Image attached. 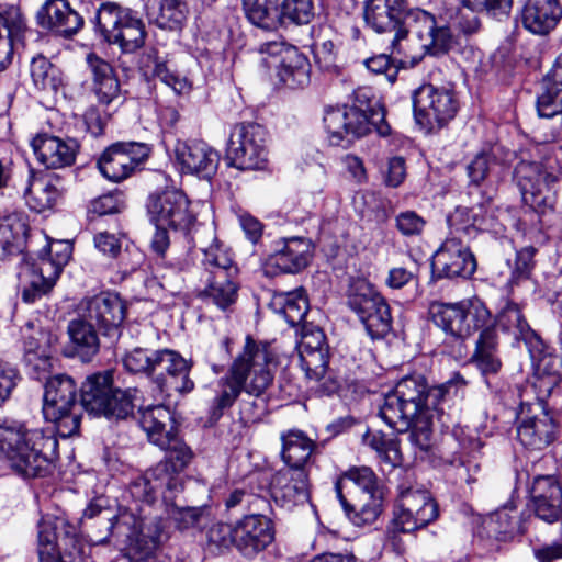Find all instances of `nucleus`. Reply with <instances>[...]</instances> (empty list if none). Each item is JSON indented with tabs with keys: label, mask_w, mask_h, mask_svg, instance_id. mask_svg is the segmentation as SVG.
<instances>
[{
	"label": "nucleus",
	"mask_w": 562,
	"mask_h": 562,
	"mask_svg": "<svg viewBox=\"0 0 562 562\" xmlns=\"http://www.w3.org/2000/svg\"><path fill=\"white\" fill-rule=\"evenodd\" d=\"M44 418L54 430L30 428L24 423L4 420L0 424V452L10 467L24 477L44 476L58 454V441L79 431L81 407L77 403V385L72 378L57 374L45 383Z\"/></svg>",
	"instance_id": "obj_1"
},
{
	"label": "nucleus",
	"mask_w": 562,
	"mask_h": 562,
	"mask_svg": "<svg viewBox=\"0 0 562 562\" xmlns=\"http://www.w3.org/2000/svg\"><path fill=\"white\" fill-rule=\"evenodd\" d=\"M139 424L150 442L166 451L164 460L133 480L128 492L136 497L148 496V491L167 486L169 491L180 487L181 473L193 458L191 449L178 436L171 411L165 405H153L139 411Z\"/></svg>",
	"instance_id": "obj_2"
},
{
	"label": "nucleus",
	"mask_w": 562,
	"mask_h": 562,
	"mask_svg": "<svg viewBox=\"0 0 562 562\" xmlns=\"http://www.w3.org/2000/svg\"><path fill=\"white\" fill-rule=\"evenodd\" d=\"M468 381L459 372L445 383L430 387L420 374L401 379L389 392L380 407V416L391 428L398 432L408 431L413 418L438 411L446 395H463Z\"/></svg>",
	"instance_id": "obj_3"
},
{
	"label": "nucleus",
	"mask_w": 562,
	"mask_h": 562,
	"mask_svg": "<svg viewBox=\"0 0 562 562\" xmlns=\"http://www.w3.org/2000/svg\"><path fill=\"white\" fill-rule=\"evenodd\" d=\"M535 387L536 403H522L518 414L517 438L530 450H542L559 437L561 427L543 405L544 398L554 407H562V378L558 374L539 375Z\"/></svg>",
	"instance_id": "obj_4"
},
{
	"label": "nucleus",
	"mask_w": 562,
	"mask_h": 562,
	"mask_svg": "<svg viewBox=\"0 0 562 562\" xmlns=\"http://www.w3.org/2000/svg\"><path fill=\"white\" fill-rule=\"evenodd\" d=\"M453 35L449 26L437 25L434 14L420 8H409L403 26L390 37L391 53L405 56L403 63L417 65L426 54L447 53Z\"/></svg>",
	"instance_id": "obj_5"
},
{
	"label": "nucleus",
	"mask_w": 562,
	"mask_h": 562,
	"mask_svg": "<svg viewBox=\"0 0 562 562\" xmlns=\"http://www.w3.org/2000/svg\"><path fill=\"white\" fill-rule=\"evenodd\" d=\"M323 122L331 145L360 138L372 130L380 136H387L391 127L385 121L382 106L370 108L369 113L353 105H328L324 109Z\"/></svg>",
	"instance_id": "obj_6"
},
{
	"label": "nucleus",
	"mask_w": 562,
	"mask_h": 562,
	"mask_svg": "<svg viewBox=\"0 0 562 562\" xmlns=\"http://www.w3.org/2000/svg\"><path fill=\"white\" fill-rule=\"evenodd\" d=\"M439 515L438 505L427 490L414 486L411 474L397 485V503L386 528V535L395 538L427 527Z\"/></svg>",
	"instance_id": "obj_7"
},
{
	"label": "nucleus",
	"mask_w": 562,
	"mask_h": 562,
	"mask_svg": "<svg viewBox=\"0 0 562 562\" xmlns=\"http://www.w3.org/2000/svg\"><path fill=\"white\" fill-rule=\"evenodd\" d=\"M137 389L113 387L112 371L97 372L87 376L81 385V405L88 413L108 418L124 419L133 413Z\"/></svg>",
	"instance_id": "obj_8"
},
{
	"label": "nucleus",
	"mask_w": 562,
	"mask_h": 562,
	"mask_svg": "<svg viewBox=\"0 0 562 562\" xmlns=\"http://www.w3.org/2000/svg\"><path fill=\"white\" fill-rule=\"evenodd\" d=\"M94 30L123 53H134L145 44L146 29L137 12L115 2H104L97 10Z\"/></svg>",
	"instance_id": "obj_9"
},
{
	"label": "nucleus",
	"mask_w": 562,
	"mask_h": 562,
	"mask_svg": "<svg viewBox=\"0 0 562 562\" xmlns=\"http://www.w3.org/2000/svg\"><path fill=\"white\" fill-rule=\"evenodd\" d=\"M272 364L273 353L270 345L257 341L248 335L241 351L231 363L229 370L245 393L259 397L273 382Z\"/></svg>",
	"instance_id": "obj_10"
},
{
	"label": "nucleus",
	"mask_w": 562,
	"mask_h": 562,
	"mask_svg": "<svg viewBox=\"0 0 562 562\" xmlns=\"http://www.w3.org/2000/svg\"><path fill=\"white\" fill-rule=\"evenodd\" d=\"M248 21L263 30L304 25L314 16L312 0H241Z\"/></svg>",
	"instance_id": "obj_11"
},
{
	"label": "nucleus",
	"mask_w": 562,
	"mask_h": 562,
	"mask_svg": "<svg viewBox=\"0 0 562 562\" xmlns=\"http://www.w3.org/2000/svg\"><path fill=\"white\" fill-rule=\"evenodd\" d=\"M429 315L436 326L460 340L471 337L491 319V312L480 300L434 302L429 306Z\"/></svg>",
	"instance_id": "obj_12"
},
{
	"label": "nucleus",
	"mask_w": 562,
	"mask_h": 562,
	"mask_svg": "<svg viewBox=\"0 0 562 562\" xmlns=\"http://www.w3.org/2000/svg\"><path fill=\"white\" fill-rule=\"evenodd\" d=\"M348 306L364 325L372 339L385 337L392 328L390 306L384 297L366 280L351 283Z\"/></svg>",
	"instance_id": "obj_13"
},
{
	"label": "nucleus",
	"mask_w": 562,
	"mask_h": 562,
	"mask_svg": "<svg viewBox=\"0 0 562 562\" xmlns=\"http://www.w3.org/2000/svg\"><path fill=\"white\" fill-rule=\"evenodd\" d=\"M226 158L240 170H260L268 165L267 131L256 123H241L231 132Z\"/></svg>",
	"instance_id": "obj_14"
},
{
	"label": "nucleus",
	"mask_w": 562,
	"mask_h": 562,
	"mask_svg": "<svg viewBox=\"0 0 562 562\" xmlns=\"http://www.w3.org/2000/svg\"><path fill=\"white\" fill-rule=\"evenodd\" d=\"M524 202L538 213L552 210L555 202L553 186L558 180L552 166L536 161H520L514 170Z\"/></svg>",
	"instance_id": "obj_15"
},
{
	"label": "nucleus",
	"mask_w": 562,
	"mask_h": 562,
	"mask_svg": "<svg viewBox=\"0 0 562 562\" xmlns=\"http://www.w3.org/2000/svg\"><path fill=\"white\" fill-rule=\"evenodd\" d=\"M147 213L156 227H168L184 235L195 227L196 216L188 196L177 189L151 193L147 200Z\"/></svg>",
	"instance_id": "obj_16"
},
{
	"label": "nucleus",
	"mask_w": 562,
	"mask_h": 562,
	"mask_svg": "<svg viewBox=\"0 0 562 562\" xmlns=\"http://www.w3.org/2000/svg\"><path fill=\"white\" fill-rule=\"evenodd\" d=\"M413 108L416 122L428 130L442 127L452 120L459 109V102L452 89L424 85L413 94Z\"/></svg>",
	"instance_id": "obj_17"
},
{
	"label": "nucleus",
	"mask_w": 562,
	"mask_h": 562,
	"mask_svg": "<svg viewBox=\"0 0 562 562\" xmlns=\"http://www.w3.org/2000/svg\"><path fill=\"white\" fill-rule=\"evenodd\" d=\"M191 369L192 362L178 351L159 349L151 381L167 396H171L172 393L188 394L194 389V382L190 378Z\"/></svg>",
	"instance_id": "obj_18"
},
{
	"label": "nucleus",
	"mask_w": 562,
	"mask_h": 562,
	"mask_svg": "<svg viewBox=\"0 0 562 562\" xmlns=\"http://www.w3.org/2000/svg\"><path fill=\"white\" fill-rule=\"evenodd\" d=\"M150 148L144 143L119 142L109 146L98 160L100 172L113 182L128 178L149 156Z\"/></svg>",
	"instance_id": "obj_19"
},
{
	"label": "nucleus",
	"mask_w": 562,
	"mask_h": 562,
	"mask_svg": "<svg viewBox=\"0 0 562 562\" xmlns=\"http://www.w3.org/2000/svg\"><path fill=\"white\" fill-rule=\"evenodd\" d=\"M476 270V260L469 246L459 236H449L434 254L432 277L469 278Z\"/></svg>",
	"instance_id": "obj_20"
},
{
	"label": "nucleus",
	"mask_w": 562,
	"mask_h": 562,
	"mask_svg": "<svg viewBox=\"0 0 562 562\" xmlns=\"http://www.w3.org/2000/svg\"><path fill=\"white\" fill-rule=\"evenodd\" d=\"M80 316L88 318L105 336H117L126 316V305L117 294L103 292L83 299L78 306Z\"/></svg>",
	"instance_id": "obj_21"
},
{
	"label": "nucleus",
	"mask_w": 562,
	"mask_h": 562,
	"mask_svg": "<svg viewBox=\"0 0 562 562\" xmlns=\"http://www.w3.org/2000/svg\"><path fill=\"white\" fill-rule=\"evenodd\" d=\"M259 52L279 58L277 74L285 86L295 89L310 82L311 65L296 47L283 42H268L260 45Z\"/></svg>",
	"instance_id": "obj_22"
},
{
	"label": "nucleus",
	"mask_w": 562,
	"mask_h": 562,
	"mask_svg": "<svg viewBox=\"0 0 562 562\" xmlns=\"http://www.w3.org/2000/svg\"><path fill=\"white\" fill-rule=\"evenodd\" d=\"M134 507H128L130 514H121L117 517V524L127 525L128 520L134 518L137 513V519H134V527H139V531L128 538V551L136 560H144L150 557L161 543L165 536V525L160 517H155L151 522L143 526V520L147 517L144 513L146 505L134 503Z\"/></svg>",
	"instance_id": "obj_23"
},
{
	"label": "nucleus",
	"mask_w": 562,
	"mask_h": 562,
	"mask_svg": "<svg viewBox=\"0 0 562 562\" xmlns=\"http://www.w3.org/2000/svg\"><path fill=\"white\" fill-rule=\"evenodd\" d=\"M173 156L182 173L205 179L215 173L220 162L217 151L203 140H177Z\"/></svg>",
	"instance_id": "obj_24"
},
{
	"label": "nucleus",
	"mask_w": 562,
	"mask_h": 562,
	"mask_svg": "<svg viewBox=\"0 0 562 562\" xmlns=\"http://www.w3.org/2000/svg\"><path fill=\"white\" fill-rule=\"evenodd\" d=\"M178 481L180 484L179 490L169 491L167 486L148 491V496L136 497L132 493H128L130 497L134 503H140L147 507H151L159 497L165 506V512L169 519L175 522V526L179 530H188L200 526L203 518L204 509L202 507H180L175 504L176 496L182 492V479L178 473Z\"/></svg>",
	"instance_id": "obj_25"
},
{
	"label": "nucleus",
	"mask_w": 562,
	"mask_h": 562,
	"mask_svg": "<svg viewBox=\"0 0 562 562\" xmlns=\"http://www.w3.org/2000/svg\"><path fill=\"white\" fill-rule=\"evenodd\" d=\"M273 540L270 519L263 513L246 514L236 522L235 547L245 555H254Z\"/></svg>",
	"instance_id": "obj_26"
},
{
	"label": "nucleus",
	"mask_w": 562,
	"mask_h": 562,
	"mask_svg": "<svg viewBox=\"0 0 562 562\" xmlns=\"http://www.w3.org/2000/svg\"><path fill=\"white\" fill-rule=\"evenodd\" d=\"M271 495L288 509L306 503L310 498L308 470L280 469L272 477Z\"/></svg>",
	"instance_id": "obj_27"
},
{
	"label": "nucleus",
	"mask_w": 562,
	"mask_h": 562,
	"mask_svg": "<svg viewBox=\"0 0 562 562\" xmlns=\"http://www.w3.org/2000/svg\"><path fill=\"white\" fill-rule=\"evenodd\" d=\"M536 517L552 524L562 516V484L555 475H536L531 490Z\"/></svg>",
	"instance_id": "obj_28"
},
{
	"label": "nucleus",
	"mask_w": 562,
	"mask_h": 562,
	"mask_svg": "<svg viewBox=\"0 0 562 562\" xmlns=\"http://www.w3.org/2000/svg\"><path fill=\"white\" fill-rule=\"evenodd\" d=\"M42 29L63 37H71L83 26V18L67 0H46L36 14Z\"/></svg>",
	"instance_id": "obj_29"
},
{
	"label": "nucleus",
	"mask_w": 562,
	"mask_h": 562,
	"mask_svg": "<svg viewBox=\"0 0 562 562\" xmlns=\"http://www.w3.org/2000/svg\"><path fill=\"white\" fill-rule=\"evenodd\" d=\"M192 241L203 252V265L209 276H237L238 269L233 261L229 249L216 238L212 228L196 229Z\"/></svg>",
	"instance_id": "obj_30"
},
{
	"label": "nucleus",
	"mask_w": 562,
	"mask_h": 562,
	"mask_svg": "<svg viewBox=\"0 0 562 562\" xmlns=\"http://www.w3.org/2000/svg\"><path fill=\"white\" fill-rule=\"evenodd\" d=\"M408 10L407 0H368L364 21L374 32L391 37L403 26Z\"/></svg>",
	"instance_id": "obj_31"
},
{
	"label": "nucleus",
	"mask_w": 562,
	"mask_h": 562,
	"mask_svg": "<svg viewBox=\"0 0 562 562\" xmlns=\"http://www.w3.org/2000/svg\"><path fill=\"white\" fill-rule=\"evenodd\" d=\"M312 244L302 237L284 239L282 245L266 261L267 273H297L306 268L312 259Z\"/></svg>",
	"instance_id": "obj_32"
},
{
	"label": "nucleus",
	"mask_w": 562,
	"mask_h": 562,
	"mask_svg": "<svg viewBox=\"0 0 562 562\" xmlns=\"http://www.w3.org/2000/svg\"><path fill=\"white\" fill-rule=\"evenodd\" d=\"M30 334H24V362L34 378L41 379L52 369L53 349L57 337L50 331L27 325Z\"/></svg>",
	"instance_id": "obj_33"
},
{
	"label": "nucleus",
	"mask_w": 562,
	"mask_h": 562,
	"mask_svg": "<svg viewBox=\"0 0 562 562\" xmlns=\"http://www.w3.org/2000/svg\"><path fill=\"white\" fill-rule=\"evenodd\" d=\"M37 160L46 168H64L75 162L79 145L76 139L38 135L32 142Z\"/></svg>",
	"instance_id": "obj_34"
},
{
	"label": "nucleus",
	"mask_w": 562,
	"mask_h": 562,
	"mask_svg": "<svg viewBox=\"0 0 562 562\" xmlns=\"http://www.w3.org/2000/svg\"><path fill=\"white\" fill-rule=\"evenodd\" d=\"M520 19L529 32L546 35L554 30L562 19V5L559 0H527Z\"/></svg>",
	"instance_id": "obj_35"
},
{
	"label": "nucleus",
	"mask_w": 562,
	"mask_h": 562,
	"mask_svg": "<svg viewBox=\"0 0 562 562\" xmlns=\"http://www.w3.org/2000/svg\"><path fill=\"white\" fill-rule=\"evenodd\" d=\"M91 74V91L98 102L110 105L121 98V85L113 67L93 53L86 57Z\"/></svg>",
	"instance_id": "obj_36"
},
{
	"label": "nucleus",
	"mask_w": 562,
	"mask_h": 562,
	"mask_svg": "<svg viewBox=\"0 0 562 562\" xmlns=\"http://www.w3.org/2000/svg\"><path fill=\"white\" fill-rule=\"evenodd\" d=\"M479 337L475 341V348L471 356V362L482 372V374H495L502 368L499 357V339L496 326L492 318L479 330Z\"/></svg>",
	"instance_id": "obj_37"
},
{
	"label": "nucleus",
	"mask_w": 562,
	"mask_h": 562,
	"mask_svg": "<svg viewBox=\"0 0 562 562\" xmlns=\"http://www.w3.org/2000/svg\"><path fill=\"white\" fill-rule=\"evenodd\" d=\"M63 189L57 176H35L30 172L24 198L29 206L41 213L52 209L60 199Z\"/></svg>",
	"instance_id": "obj_38"
},
{
	"label": "nucleus",
	"mask_w": 562,
	"mask_h": 562,
	"mask_svg": "<svg viewBox=\"0 0 562 562\" xmlns=\"http://www.w3.org/2000/svg\"><path fill=\"white\" fill-rule=\"evenodd\" d=\"M281 458L286 464L284 469L308 470L316 443L303 431L291 429L281 434Z\"/></svg>",
	"instance_id": "obj_39"
},
{
	"label": "nucleus",
	"mask_w": 562,
	"mask_h": 562,
	"mask_svg": "<svg viewBox=\"0 0 562 562\" xmlns=\"http://www.w3.org/2000/svg\"><path fill=\"white\" fill-rule=\"evenodd\" d=\"M25 27V21L19 8L10 5L3 9L0 5V71L11 64L13 41L22 35Z\"/></svg>",
	"instance_id": "obj_40"
},
{
	"label": "nucleus",
	"mask_w": 562,
	"mask_h": 562,
	"mask_svg": "<svg viewBox=\"0 0 562 562\" xmlns=\"http://www.w3.org/2000/svg\"><path fill=\"white\" fill-rule=\"evenodd\" d=\"M543 91L537 98V111L541 117L562 113V54L542 81Z\"/></svg>",
	"instance_id": "obj_41"
},
{
	"label": "nucleus",
	"mask_w": 562,
	"mask_h": 562,
	"mask_svg": "<svg viewBox=\"0 0 562 562\" xmlns=\"http://www.w3.org/2000/svg\"><path fill=\"white\" fill-rule=\"evenodd\" d=\"M146 8L157 26L170 31L181 30L189 14L184 0H147Z\"/></svg>",
	"instance_id": "obj_42"
},
{
	"label": "nucleus",
	"mask_w": 562,
	"mask_h": 562,
	"mask_svg": "<svg viewBox=\"0 0 562 562\" xmlns=\"http://www.w3.org/2000/svg\"><path fill=\"white\" fill-rule=\"evenodd\" d=\"M493 324L496 328L499 327L504 333L512 335L515 340H522L526 345H533L539 340L520 306L514 302H508L503 307Z\"/></svg>",
	"instance_id": "obj_43"
},
{
	"label": "nucleus",
	"mask_w": 562,
	"mask_h": 562,
	"mask_svg": "<svg viewBox=\"0 0 562 562\" xmlns=\"http://www.w3.org/2000/svg\"><path fill=\"white\" fill-rule=\"evenodd\" d=\"M338 499L346 515L356 526L373 524L383 509L382 492L360 494L355 502H349L345 495H340Z\"/></svg>",
	"instance_id": "obj_44"
},
{
	"label": "nucleus",
	"mask_w": 562,
	"mask_h": 562,
	"mask_svg": "<svg viewBox=\"0 0 562 562\" xmlns=\"http://www.w3.org/2000/svg\"><path fill=\"white\" fill-rule=\"evenodd\" d=\"M95 328V325L80 315L68 324V334L74 352L83 362L90 361L99 351L100 344Z\"/></svg>",
	"instance_id": "obj_45"
},
{
	"label": "nucleus",
	"mask_w": 562,
	"mask_h": 562,
	"mask_svg": "<svg viewBox=\"0 0 562 562\" xmlns=\"http://www.w3.org/2000/svg\"><path fill=\"white\" fill-rule=\"evenodd\" d=\"M27 224L19 213H11L0 218V257L18 254L22 250Z\"/></svg>",
	"instance_id": "obj_46"
},
{
	"label": "nucleus",
	"mask_w": 562,
	"mask_h": 562,
	"mask_svg": "<svg viewBox=\"0 0 562 562\" xmlns=\"http://www.w3.org/2000/svg\"><path fill=\"white\" fill-rule=\"evenodd\" d=\"M142 65L146 75L158 78L161 82L170 87L177 94L188 93L191 85L184 77L175 75L167 66V63L159 56L154 48L146 52L143 56Z\"/></svg>",
	"instance_id": "obj_47"
},
{
	"label": "nucleus",
	"mask_w": 562,
	"mask_h": 562,
	"mask_svg": "<svg viewBox=\"0 0 562 562\" xmlns=\"http://www.w3.org/2000/svg\"><path fill=\"white\" fill-rule=\"evenodd\" d=\"M72 246L67 240H54L43 250L35 265L50 280H57L71 257Z\"/></svg>",
	"instance_id": "obj_48"
},
{
	"label": "nucleus",
	"mask_w": 562,
	"mask_h": 562,
	"mask_svg": "<svg viewBox=\"0 0 562 562\" xmlns=\"http://www.w3.org/2000/svg\"><path fill=\"white\" fill-rule=\"evenodd\" d=\"M236 276L216 277L209 276L206 288L199 296L220 310L225 311L233 305L237 299V285L234 281Z\"/></svg>",
	"instance_id": "obj_49"
},
{
	"label": "nucleus",
	"mask_w": 562,
	"mask_h": 562,
	"mask_svg": "<svg viewBox=\"0 0 562 562\" xmlns=\"http://www.w3.org/2000/svg\"><path fill=\"white\" fill-rule=\"evenodd\" d=\"M241 392H244V390L228 369L226 374L217 381L215 396L211 407V420H218L224 411L235 404Z\"/></svg>",
	"instance_id": "obj_50"
},
{
	"label": "nucleus",
	"mask_w": 562,
	"mask_h": 562,
	"mask_svg": "<svg viewBox=\"0 0 562 562\" xmlns=\"http://www.w3.org/2000/svg\"><path fill=\"white\" fill-rule=\"evenodd\" d=\"M486 524L487 529L501 540H506L517 532H524L520 514L514 505H505L498 508L490 516Z\"/></svg>",
	"instance_id": "obj_51"
},
{
	"label": "nucleus",
	"mask_w": 562,
	"mask_h": 562,
	"mask_svg": "<svg viewBox=\"0 0 562 562\" xmlns=\"http://www.w3.org/2000/svg\"><path fill=\"white\" fill-rule=\"evenodd\" d=\"M348 483H353L358 486L362 495L382 492L375 473L369 467H353L340 475L335 483L338 498H340V495H344L342 491L347 487Z\"/></svg>",
	"instance_id": "obj_52"
},
{
	"label": "nucleus",
	"mask_w": 562,
	"mask_h": 562,
	"mask_svg": "<svg viewBox=\"0 0 562 562\" xmlns=\"http://www.w3.org/2000/svg\"><path fill=\"white\" fill-rule=\"evenodd\" d=\"M404 59L408 58L391 53L389 37L385 52L364 59L363 64L371 72L384 74L390 82H394L400 68L412 67L411 64L403 63Z\"/></svg>",
	"instance_id": "obj_53"
},
{
	"label": "nucleus",
	"mask_w": 562,
	"mask_h": 562,
	"mask_svg": "<svg viewBox=\"0 0 562 562\" xmlns=\"http://www.w3.org/2000/svg\"><path fill=\"white\" fill-rule=\"evenodd\" d=\"M362 440L364 445L378 453L383 463L391 468H395L401 464L402 456L398 443L395 440L386 438L380 431H368L363 435Z\"/></svg>",
	"instance_id": "obj_54"
},
{
	"label": "nucleus",
	"mask_w": 562,
	"mask_h": 562,
	"mask_svg": "<svg viewBox=\"0 0 562 562\" xmlns=\"http://www.w3.org/2000/svg\"><path fill=\"white\" fill-rule=\"evenodd\" d=\"M159 349L154 350L149 348L137 347L126 352L122 361L124 368L128 372L135 374H144L151 379L153 374L155 373Z\"/></svg>",
	"instance_id": "obj_55"
},
{
	"label": "nucleus",
	"mask_w": 562,
	"mask_h": 562,
	"mask_svg": "<svg viewBox=\"0 0 562 562\" xmlns=\"http://www.w3.org/2000/svg\"><path fill=\"white\" fill-rule=\"evenodd\" d=\"M31 77L34 85L41 90L57 91L61 83L58 70L44 56L33 58Z\"/></svg>",
	"instance_id": "obj_56"
},
{
	"label": "nucleus",
	"mask_w": 562,
	"mask_h": 562,
	"mask_svg": "<svg viewBox=\"0 0 562 562\" xmlns=\"http://www.w3.org/2000/svg\"><path fill=\"white\" fill-rule=\"evenodd\" d=\"M280 311L291 326L300 325L308 311L307 299L302 291L289 292L280 296Z\"/></svg>",
	"instance_id": "obj_57"
},
{
	"label": "nucleus",
	"mask_w": 562,
	"mask_h": 562,
	"mask_svg": "<svg viewBox=\"0 0 562 562\" xmlns=\"http://www.w3.org/2000/svg\"><path fill=\"white\" fill-rule=\"evenodd\" d=\"M472 224L477 226L480 231L494 229L497 224L496 206L491 194L481 192L480 200L471 207Z\"/></svg>",
	"instance_id": "obj_58"
},
{
	"label": "nucleus",
	"mask_w": 562,
	"mask_h": 562,
	"mask_svg": "<svg viewBox=\"0 0 562 562\" xmlns=\"http://www.w3.org/2000/svg\"><path fill=\"white\" fill-rule=\"evenodd\" d=\"M301 368L310 380H322L328 367V350L299 351Z\"/></svg>",
	"instance_id": "obj_59"
},
{
	"label": "nucleus",
	"mask_w": 562,
	"mask_h": 562,
	"mask_svg": "<svg viewBox=\"0 0 562 562\" xmlns=\"http://www.w3.org/2000/svg\"><path fill=\"white\" fill-rule=\"evenodd\" d=\"M434 413L419 415L416 418H413L412 426L408 430H411L409 439L411 442L420 449L422 451H427L431 446V419Z\"/></svg>",
	"instance_id": "obj_60"
},
{
	"label": "nucleus",
	"mask_w": 562,
	"mask_h": 562,
	"mask_svg": "<svg viewBox=\"0 0 562 562\" xmlns=\"http://www.w3.org/2000/svg\"><path fill=\"white\" fill-rule=\"evenodd\" d=\"M464 9L485 12L487 15L502 20L507 18L513 7V0H463Z\"/></svg>",
	"instance_id": "obj_61"
},
{
	"label": "nucleus",
	"mask_w": 562,
	"mask_h": 562,
	"mask_svg": "<svg viewBox=\"0 0 562 562\" xmlns=\"http://www.w3.org/2000/svg\"><path fill=\"white\" fill-rule=\"evenodd\" d=\"M496 164V156L493 150L481 151L471 160L467 167L468 177L471 183L481 184Z\"/></svg>",
	"instance_id": "obj_62"
},
{
	"label": "nucleus",
	"mask_w": 562,
	"mask_h": 562,
	"mask_svg": "<svg viewBox=\"0 0 562 562\" xmlns=\"http://www.w3.org/2000/svg\"><path fill=\"white\" fill-rule=\"evenodd\" d=\"M57 280H50L40 272L36 266L32 269V278L30 285L22 291V300L25 303H34L42 296L46 295L55 285Z\"/></svg>",
	"instance_id": "obj_63"
},
{
	"label": "nucleus",
	"mask_w": 562,
	"mask_h": 562,
	"mask_svg": "<svg viewBox=\"0 0 562 562\" xmlns=\"http://www.w3.org/2000/svg\"><path fill=\"white\" fill-rule=\"evenodd\" d=\"M38 561L40 562H77L78 554L66 552L64 554L59 551V543L55 544L48 537L44 536L43 531L38 533Z\"/></svg>",
	"instance_id": "obj_64"
}]
</instances>
